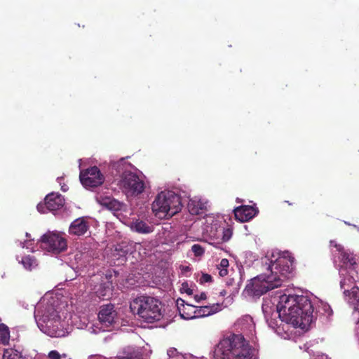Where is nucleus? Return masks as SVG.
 Instances as JSON below:
<instances>
[{"label":"nucleus","mask_w":359,"mask_h":359,"mask_svg":"<svg viewBox=\"0 0 359 359\" xmlns=\"http://www.w3.org/2000/svg\"><path fill=\"white\" fill-rule=\"evenodd\" d=\"M262 262L267 265V273L258 275L248 283L245 292L249 296L259 297L269 290L278 287L284 280L293 275L294 259L288 252H268Z\"/></svg>","instance_id":"obj_1"},{"label":"nucleus","mask_w":359,"mask_h":359,"mask_svg":"<svg viewBox=\"0 0 359 359\" xmlns=\"http://www.w3.org/2000/svg\"><path fill=\"white\" fill-rule=\"evenodd\" d=\"M236 330L242 334H231L222 339L212 351L213 359H258V351L249 340L255 336V323L245 315L235 323Z\"/></svg>","instance_id":"obj_2"},{"label":"nucleus","mask_w":359,"mask_h":359,"mask_svg":"<svg viewBox=\"0 0 359 359\" xmlns=\"http://www.w3.org/2000/svg\"><path fill=\"white\" fill-rule=\"evenodd\" d=\"M63 305L57 297L43 298L36 304L34 318L39 330L50 337H65L72 331V327L62 319Z\"/></svg>","instance_id":"obj_3"},{"label":"nucleus","mask_w":359,"mask_h":359,"mask_svg":"<svg viewBox=\"0 0 359 359\" xmlns=\"http://www.w3.org/2000/svg\"><path fill=\"white\" fill-rule=\"evenodd\" d=\"M277 309L281 321L303 330L310 326L315 320L311 302L304 295L290 292L280 295Z\"/></svg>","instance_id":"obj_4"},{"label":"nucleus","mask_w":359,"mask_h":359,"mask_svg":"<svg viewBox=\"0 0 359 359\" xmlns=\"http://www.w3.org/2000/svg\"><path fill=\"white\" fill-rule=\"evenodd\" d=\"M128 165L123 158L111 163L112 169L118 172L123 170L117 184L119 189L128 197L136 196L144 191L145 184L141 176L136 172L126 170V167Z\"/></svg>","instance_id":"obj_5"},{"label":"nucleus","mask_w":359,"mask_h":359,"mask_svg":"<svg viewBox=\"0 0 359 359\" xmlns=\"http://www.w3.org/2000/svg\"><path fill=\"white\" fill-rule=\"evenodd\" d=\"M130 309L147 323L159 320L163 316L161 302L152 297L135 298L130 304Z\"/></svg>","instance_id":"obj_6"},{"label":"nucleus","mask_w":359,"mask_h":359,"mask_svg":"<svg viewBox=\"0 0 359 359\" xmlns=\"http://www.w3.org/2000/svg\"><path fill=\"white\" fill-rule=\"evenodd\" d=\"M182 207L179 195L172 191H163L156 196L151 208L156 216L165 218L178 213Z\"/></svg>","instance_id":"obj_7"},{"label":"nucleus","mask_w":359,"mask_h":359,"mask_svg":"<svg viewBox=\"0 0 359 359\" xmlns=\"http://www.w3.org/2000/svg\"><path fill=\"white\" fill-rule=\"evenodd\" d=\"M99 323L95 325H86L88 330L93 334L110 331L118 325L116 323L117 313L114 305L109 304L100 307L98 313Z\"/></svg>","instance_id":"obj_8"},{"label":"nucleus","mask_w":359,"mask_h":359,"mask_svg":"<svg viewBox=\"0 0 359 359\" xmlns=\"http://www.w3.org/2000/svg\"><path fill=\"white\" fill-rule=\"evenodd\" d=\"M330 245L336 248L332 252L333 262L339 271V276L346 275L348 270L356 269L357 263L353 252L345 250L342 245L337 244L334 241H330Z\"/></svg>","instance_id":"obj_9"},{"label":"nucleus","mask_w":359,"mask_h":359,"mask_svg":"<svg viewBox=\"0 0 359 359\" xmlns=\"http://www.w3.org/2000/svg\"><path fill=\"white\" fill-rule=\"evenodd\" d=\"M64 235L60 232L48 231L39 240L41 248L55 254L65 251L67 244Z\"/></svg>","instance_id":"obj_10"},{"label":"nucleus","mask_w":359,"mask_h":359,"mask_svg":"<svg viewBox=\"0 0 359 359\" xmlns=\"http://www.w3.org/2000/svg\"><path fill=\"white\" fill-rule=\"evenodd\" d=\"M79 179L82 185L86 188H93L100 186L104 181V177L97 166L90 167L85 170H81Z\"/></svg>","instance_id":"obj_11"},{"label":"nucleus","mask_w":359,"mask_h":359,"mask_svg":"<svg viewBox=\"0 0 359 359\" xmlns=\"http://www.w3.org/2000/svg\"><path fill=\"white\" fill-rule=\"evenodd\" d=\"M357 274L356 269H352L348 270L346 275H342L340 276V288L343 290L344 297L348 296L353 287H358L355 285V275Z\"/></svg>","instance_id":"obj_12"},{"label":"nucleus","mask_w":359,"mask_h":359,"mask_svg":"<svg viewBox=\"0 0 359 359\" xmlns=\"http://www.w3.org/2000/svg\"><path fill=\"white\" fill-rule=\"evenodd\" d=\"M44 205L48 211L55 212L63 208L65 198L61 194L52 192L46 196Z\"/></svg>","instance_id":"obj_13"},{"label":"nucleus","mask_w":359,"mask_h":359,"mask_svg":"<svg viewBox=\"0 0 359 359\" xmlns=\"http://www.w3.org/2000/svg\"><path fill=\"white\" fill-rule=\"evenodd\" d=\"M176 305L182 318L184 320H191L196 318V306L186 304L182 299H177Z\"/></svg>","instance_id":"obj_14"},{"label":"nucleus","mask_w":359,"mask_h":359,"mask_svg":"<svg viewBox=\"0 0 359 359\" xmlns=\"http://www.w3.org/2000/svg\"><path fill=\"white\" fill-rule=\"evenodd\" d=\"M236 219L244 222L252 219L257 213V208L251 205H241L233 209Z\"/></svg>","instance_id":"obj_15"},{"label":"nucleus","mask_w":359,"mask_h":359,"mask_svg":"<svg viewBox=\"0 0 359 359\" xmlns=\"http://www.w3.org/2000/svg\"><path fill=\"white\" fill-rule=\"evenodd\" d=\"M208 205V200L201 197L195 196L189 201L187 208L191 215H199L207 209Z\"/></svg>","instance_id":"obj_16"},{"label":"nucleus","mask_w":359,"mask_h":359,"mask_svg":"<svg viewBox=\"0 0 359 359\" xmlns=\"http://www.w3.org/2000/svg\"><path fill=\"white\" fill-rule=\"evenodd\" d=\"M89 229L88 222L84 217H79L74 220L69 228V233L71 235L82 236L84 235Z\"/></svg>","instance_id":"obj_17"},{"label":"nucleus","mask_w":359,"mask_h":359,"mask_svg":"<svg viewBox=\"0 0 359 359\" xmlns=\"http://www.w3.org/2000/svg\"><path fill=\"white\" fill-rule=\"evenodd\" d=\"M221 305L213 304L204 306H196V318L211 316L221 311Z\"/></svg>","instance_id":"obj_18"},{"label":"nucleus","mask_w":359,"mask_h":359,"mask_svg":"<svg viewBox=\"0 0 359 359\" xmlns=\"http://www.w3.org/2000/svg\"><path fill=\"white\" fill-rule=\"evenodd\" d=\"M95 290L96 295L100 299H108L112 294L111 283L108 281L101 283Z\"/></svg>","instance_id":"obj_19"},{"label":"nucleus","mask_w":359,"mask_h":359,"mask_svg":"<svg viewBox=\"0 0 359 359\" xmlns=\"http://www.w3.org/2000/svg\"><path fill=\"white\" fill-rule=\"evenodd\" d=\"M262 309L264 318H269V317L271 316L278 317L277 304L275 305L271 299H264L262 303Z\"/></svg>","instance_id":"obj_20"},{"label":"nucleus","mask_w":359,"mask_h":359,"mask_svg":"<svg viewBox=\"0 0 359 359\" xmlns=\"http://www.w3.org/2000/svg\"><path fill=\"white\" fill-rule=\"evenodd\" d=\"M130 226L132 231L140 233H149L153 231L151 226H149L146 222L138 219L132 222Z\"/></svg>","instance_id":"obj_21"},{"label":"nucleus","mask_w":359,"mask_h":359,"mask_svg":"<svg viewBox=\"0 0 359 359\" xmlns=\"http://www.w3.org/2000/svg\"><path fill=\"white\" fill-rule=\"evenodd\" d=\"M345 299L350 304L353 306L355 309L353 314L359 313V287H353V291Z\"/></svg>","instance_id":"obj_22"},{"label":"nucleus","mask_w":359,"mask_h":359,"mask_svg":"<svg viewBox=\"0 0 359 359\" xmlns=\"http://www.w3.org/2000/svg\"><path fill=\"white\" fill-rule=\"evenodd\" d=\"M117 359H142V355L135 348H126Z\"/></svg>","instance_id":"obj_23"},{"label":"nucleus","mask_w":359,"mask_h":359,"mask_svg":"<svg viewBox=\"0 0 359 359\" xmlns=\"http://www.w3.org/2000/svg\"><path fill=\"white\" fill-rule=\"evenodd\" d=\"M91 257V253L88 251L78 252L75 255V260L81 267H85L88 264H90Z\"/></svg>","instance_id":"obj_24"},{"label":"nucleus","mask_w":359,"mask_h":359,"mask_svg":"<svg viewBox=\"0 0 359 359\" xmlns=\"http://www.w3.org/2000/svg\"><path fill=\"white\" fill-rule=\"evenodd\" d=\"M102 204L108 209L114 211H118L122 209L123 204L118 201L109 197L105 198Z\"/></svg>","instance_id":"obj_25"},{"label":"nucleus","mask_w":359,"mask_h":359,"mask_svg":"<svg viewBox=\"0 0 359 359\" xmlns=\"http://www.w3.org/2000/svg\"><path fill=\"white\" fill-rule=\"evenodd\" d=\"M19 262L26 270L32 271L38 266L37 260L31 255L25 256Z\"/></svg>","instance_id":"obj_26"},{"label":"nucleus","mask_w":359,"mask_h":359,"mask_svg":"<svg viewBox=\"0 0 359 359\" xmlns=\"http://www.w3.org/2000/svg\"><path fill=\"white\" fill-rule=\"evenodd\" d=\"M2 359H27L22 353L13 348L6 349Z\"/></svg>","instance_id":"obj_27"},{"label":"nucleus","mask_w":359,"mask_h":359,"mask_svg":"<svg viewBox=\"0 0 359 359\" xmlns=\"http://www.w3.org/2000/svg\"><path fill=\"white\" fill-rule=\"evenodd\" d=\"M10 332L8 327L4 324H0V344H6L9 341Z\"/></svg>","instance_id":"obj_28"},{"label":"nucleus","mask_w":359,"mask_h":359,"mask_svg":"<svg viewBox=\"0 0 359 359\" xmlns=\"http://www.w3.org/2000/svg\"><path fill=\"white\" fill-rule=\"evenodd\" d=\"M167 354L168 359H187L184 355L180 353L175 348H169Z\"/></svg>","instance_id":"obj_29"},{"label":"nucleus","mask_w":359,"mask_h":359,"mask_svg":"<svg viewBox=\"0 0 359 359\" xmlns=\"http://www.w3.org/2000/svg\"><path fill=\"white\" fill-rule=\"evenodd\" d=\"M191 251L196 257L203 255L205 252L204 248L199 244H194L191 247Z\"/></svg>","instance_id":"obj_30"},{"label":"nucleus","mask_w":359,"mask_h":359,"mask_svg":"<svg viewBox=\"0 0 359 359\" xmlns=\"http://www.w3.org/2000/svg\"><path fill=\"white\" fill-rule=\"evenodd\" d=\"M276 318H277V317H275V316L269 317V318H265V320H266L269 327H270L273 330H275L276 328V327L278 326V320Z\"/></svg>","instance_id":"obj_31"},{"label":"nucleus","mask_w":359,"mask_h":359,"mask_svg":"<svg viewBox=\"0 0 359 359\" xmlns=\"http://www.w3.org/2000/svg\"><path fill=\"white\" fill-rule=\"evenodd\" d=\"M222 233V239L224 242H227L232 236V231L230 229H223Z\"/></svg>","instance_id":"obj_32"},{"label":"nucleus","mask_w":359,"mask_h":359,"mask_svg":"<svg viewBox=\"0 0 359 359\" xmlns=\"http://www.w3.org/2000/svg\"><path fill=\"white\" fill-rule=\"evenodd\" d=\"M34 241L33 240H26L24 242L19 241V245L22 248L26 249H33Z\"/></svg>","instance_id":"obj_33"},{"label":"nucleus","mask_w":359,"mask_h":359,"mask_svg":"<svg viewBox=\"0 0 359 359\" xmlns=\"http://www.w3.org/2000/svg\"><path fill=\"white\" fill-rule=\"evenodd\" d=\"M48 359H60V353L56 350L50 351L48 353Z\"/></svg>","instance_id":"obj_34"},{"label":"nucleus","mask_w":359,"mask_h":359,"mask_svg":"<svg viewBox=\"0 0 359 359\" xmlns=\"http://www.w3.org/2000/svg\"><path fill=\"white\" fill-rule=\"evenodd\" d=\"M322 309L325 314L327 315L328 316L332 315V310L329 304L326 303H322Z\"/></svg>","instance_id":"obj_35"},{"label":"nucleus","mask_w":359,"mask_h":359,"mask_svg":"<svg viewBox=\"0 0 359 359\" xmlns=\"http://www.w3.org/2000/svg\"><path fill=\"white\" fill-rule=\"evenodd\" d=\"M200 281L201 283H210L212 281V276L209 274L203 273L200 278Z\"/></svg>","instance_id":"obj_36"},{"label":"nucleus","mask_w":359,"mask_h":359,"mask_svg":"<svg viewBox=\"0 0 359 359\" xmlns=\"http://www.w3.org/2000/svg\"><path fill=\"white\" fill-rule=\"evenodd\" d=\"M183 292H186L188 295L193 294V290L189 287L187 283H183L182 285V289Z\"/></svg>","instance_id":"obj_37"},{"label":"nucleus","mask_w":359,"mask_h":359,"mask_svg":"<svg viewBox=\"0 0 359 359\" xmlns=\"http://www.w3.org/2000/svg\"><path fill=\"white\" fill-rule=\"evenodd\" d=\"M229 260L227 259H222L218 266V268L227 269L229 266Z\"/></svg>","instance_id":"obj_38"},{"label":"nucleus","mask_w":359,"mask_h":359,"mask_svg":"<svg viewBox=\"0 0 359 359\" xmlns=\"http://www.w3.org/2000/svg\"><path fill=\"white\" fill-rule=\"evenodd\" d=\"M207 298L206 294L201 292L200 294H195L194 299L196 302H199L201 300L205 299Z\"/></svg>","instance_id":"obj_39"},{"label":"nucleus","mask_w":359,"mask_h":359,"mask_svg":"<svg viewBox=\"0 0 359 359\" xmlns=\"http://www.w3.org/2000/svg\"><path fill=\"white\" fill-rule=\"evenodd\" d=\"M62 178H60V177H58V178L57 179V180L58 183H59V184H60V185L61 186V189H62V191H66L68 189V187H67V186L66 184H62Z\"/></svg>","instance_id":"obj_40"},{"label":"nucleus","mask_w":359,"mask_h":359,"mask_svg":"<svg viewBox=\"0 0 359 359\" xmlns=\"http://www.w3.org/2000/svg\"><path fill=\"white\" fill-rule=\"evenodd\" d=\"M218 270H219V274L220 276L223 277V276H225L226 275H227V273H228L227 269L218 268Z\"/></svg>","instance_id":"obj_41"},{"label":"nucleus","mask_w":359,"mask_h":359,"mask_svg":"<svg viewBox=\"0 0 359 359\" xmlns=\"http://www.w3.org/2000/svg\"><path fill=\"white\" fill-rule=\"evenodd\" d=\"M88 359H105V358L101 355H91Z\"/></svg>","instance_id":"obj_42"},{"label":"nucleus","mask_w":359,"mask_h":359,"mask_svg":"<svg viewBox=\"0 0 359 359\" xmlns=\"http://www.w3.org/2000/svg\"><path fill=\"white\" fill-rule=\"evenodd\" d=\"M36 208H37V210H38V211H39V212H43V213H44V212H45V210H44V206H43V204H41V203H39V204L37 205V207H36Z\"/></svg>","instance_id":"obj_43"},{"label":"nucleus","mask_w":359,"mask_h":359,"mask_svg":"<svg viewBox=\"0 0 359 359\" xmlns=\"http://www.w3.org/2000/svg\"><path fill=\"white\" fill-rule=\"evenodd\" d=\"M299 348L300 349H304L305 351H307L308 353H310L309 346L308 343L304 344L303 347L302 346H299Z\"/></svg>","instance_id":"obj_44"},{"label":"nucleus","mask_w":359,"mask_h":359,"mask_svg":"<svg viewBox=\"0 0 359 359\" xmlns=\"http://www.w3.org/2000/svg\"><path fill=\"white\" fill-rule=\"evenodd\" d=\"M60 359H72V358L67 353H62V354H60Z\"/></svg>","instance_id":"obj_45"},{"label":"nucleus","mask_w":359,"mask_h":359,"mask_svg":"<svg viewBox=\"0 0 359 359\" xmlns=\"http://www.w3.org/2000/svg\"><path fill=\"white\" fill-rule=\"evenodd\" d=\"M316 359H328V356L325 354L318 355Z\"/></svg>","instance_id":"obj_46"},{"label":"nucleus","mask_w":359,"mask_h":359,"mask_svg":"<svg viewBox=\"0 0 359 359\" xmlns=\"http://www.w3.org/2000/svg\"><path fill=\"white\" fill-rule=\"evenodd\" d=\"M234 278H230L228 281H227V285H234Z\"/></svg>","instance_id":"obj_47"},{"label":"nucleus","mask_w":359,"mask_h":359,"mask_svg":"<svg viewBox=\"0 0 359 359\" xmlns=\"http://www.w3.org/2000/svg\"><path fill=\"white\" fill-rule=\"evenodd\" d=\"M240 283H241V280L237 283L238 287H236V290L238 289V287L240 285Z\"/></svg>","instance_id":"obj_48"},{"label":"nucleus","mask_w":359,"mask_h":359,"mask_svg":"<svg viewBox=\"0 0 359 359\" xmlns=\"http://www.w3.org/2000/svg\"><path fill=\"white\" fill-rule=\"evenodd\" d=\"M29 236H30V234L29 233H26V237L28 238H29Z\"/></svg>","instance_id":"obj_49"},{"label":"nucleus","mask_w":359,"mask_h":359,"mask_svg":"<svg viewBox=\"0 0 359 359\" xmlns=\"http://www.w3.org/2000/svg\"><path fill=\"white\" fill-rule=\"evenodd\" d=\"M356 324H357L358 327H359V318H358V320L356 321Z\"/></svg>","instance_id":"obj_50"}]
</instances>
